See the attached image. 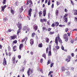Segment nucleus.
<instances>
[{"instance_id": "f257e3e1", "label": "nucleus", "mask_w": 77, "mask_h": 77, "mask_svg": "<svg viewBox=\"0 0 77 77\" xmlns=\"http://www.w3.org/2000/svg\"><path fill=\"white\" fill-rule=\"evenodd\" d=\"M58 41L59 42H60L61 44L62 43V40L60 38V37L59 36V34H58L57 35V37H56L55 38V43L57 44V45L58 44Z\"/></svg>"}, {"instance_id": "f03ea898", "label": "nucleus", "mask_w": 77, "mask_h": 77, "mask_svg": "<svg viewBox=\"0 0 77 77\" xmlns=\"http://www.w3.org/2000/svg\"><path fill=\"white\" fill-rule=\"evenodd\" d=\"M23 30H26V33H27V32H29V29L28 28V27H27L26 26H23Z\"/></svg>"}, {"instance_id": "7ed1b4c3", "label": "nucleus", "mask_w": 77, "mask_h": 77, "mask_svg": "<svg viewBox=\"0 0 77 77\" xmlns=\"http://www.w3.org/2000/svg\"><path fill=\"white\" fill-rule=\"evenodd\" d=\"M68 16L67 14H65L63 17V19L64 20L65 22V23H67L68 22V18L66 17Z\"/></svg>"}, {"instance_id": "20e7f679", "label": "nucleus", "mask_w": 77, "mask_h": 77, "mask_svg": "<svg viewBox=\"0 0 77 77\" xmlns=\"http://www.w3.org/2000/svg\"><path fill=\"white\" fill-rule=\"evenodd\" d=\"M27 72L28 75L29 76L32 73V70H30V69L29 68Z\"/></svg>"}, {"instance_id": "39448f33", "label": "nucleus", "mask_w": 77, "mask_h": 77, "mask_svg": "<svg viewBox=\"0 0 77 77\" xmlns=\"http://www.w3.org/2000/svg\"><path fill=\"white\" fill-rule=\"evenodd\" d=\"M29 4H33L31 0H27V3L26 4V5H29Z\"/></svg>"}, {"instance_id": "423d86ee", "label": "nucleus", "mask_w": 77, "mask_h": 77, "mask_svg": "<svg viewBox=\"0 0 77 77\" xmlns=\"http://www.w3.org/2000/svg\"><path fill=\"white\" fill-rule=\"evenodd\" d=\"M32 8H30L29 10L28 11V15L29 16L31 17V14H32Z\"/></svg>"}, {"instance_id": "0eeeda50", "label": "nucleus", "mask_w": 77, "mask_h": 77, "mask_svg": "<svg viewBox=\"0 0 77 77\" xmlns=\"http://www.w3.org/2000/svg\"><path fill=\"white\" fill-rule=\"evenodd\" d=\"M71 58V57L70 56H69L68 57V58L66 60V61H67V62H70V60Z\"/></svg>"}, {"instance_id": "6e6552de", "label": "nucleus", "mask_w": 77, "mask_h": 77, "mask_svg": "<svg viewBox=\"0 0 77 77\" xmlns=\"http://www.w3.org/2000/svg\"><path fill=\"white\" fill-rule=\"evenodd\" d=\"M3 64L4 65H7V63H6V59H5V58H4V59Z\"/></svg>"}, {"instance_id": "1a4fd4ad", "label": "nucleus", "mask_w": 77, "mask_h": 77, "mask_svg": "<svg viewBox=\"0 0 77 77\" xmlns=\"http://www.w3.org/2000/svg\"><path fill=\"white\" fill-rule=\"evenodd\" d=\"M43 14L44 17H45L46 15V10L45 9H44L43 11Z\"/></svg>"}, {"instance_id": "9d476101", "label": "nucleus", "mask_w": 77, "mask_h": 77, "mask_svg": "<svg viewBox=\"0 0 77 77\" xmlns=\"http://www.w3.org/2000/svg\"><path fill=\"white\" fill-rule=\"evenodd\" d=\"M30 44H31V45H33V43H34V42H33V39H31L30 40Z\"/></svg>"}, {"instance_id": "9b49d317", "label": "nucleus", "mask_w": 77, "mask_h": 77, "mask_svg": "<svg viewBox=\"0 0 77 77\" xmlns=\"http://www.w3.org/2000/svg\"><path fill=\"white\" fill-rule=\"evenodd\" d=\"M13 49L14 51H15L17 50V46H14Z\"/></svg>"}, {"instance_id": "f8f14e48", "label": "nucleus", "mask_w": 77, "mask_h": 77, "mask_svg": "<svg viewBox=\"0 0 77 77\" xmlns=\"http://www.w3.org/2000/svg\"><path fill=\"white\" fill-rule=\"evenodd\" d=\"M11 40H12V39H15L16 38V36H11Z\"/></svg>"}, {"instance_id": "ddd939ff", "label": "nucleus", "mask_w": 77, "mask_h": 77, "mask_svg": "<svg viewBox=\"0 0 77 77\" xmlns=\"http://www.w3.org/2000/svg\"><path fill=\"white\" fill-rule=\"evenodd\" d=\"M40 21V22H41L42 23H43V22H45V21H46V20L45 19H41Z\"/></svg>"}, {"instance_id": "4468645a", "label": "nucleus", "mask_w": 77, "mask_h": 77, "mask_svg": "<svg viewBox=\"0 0 77 77\" xmlns=\"http://www.w3.org/2000/svg\"><path fill=\"white\" fill-rule=\"evenodd\" d=\"M55 26L57 27V26H59V23L57 22H55Z\"/></svg>"}, {"instance_id": "2eb2a0df", "label": "nucleus", "mask_w": 77, "mask_h": 77, "mask_svg": "<svg viewBox=\"0 0 77 77\" xmlns=\"http://www.w3.org/2000/svg\"><path fill=\"white\" fill-rule=\"evenodd\" d=\"M21 32V28H19L17 30V35H19V33H20Z\"/></svg>"}, {"instance_id": "dca6fc26", "label": "nucleus", "mask_w": 77, "mask_h": 77, "mask_svg": "<svg viewBox=\"0 0 77 77\" xmlns=\"http://www.w3.org/2000/svg\"><path fill=\"white\" fill-rule=\"evenodd\" d=\"M59 13V11L56 10L55 11V14L57 16L58 15V14Z\"/></svg>"}, {"instance_id": "f3484780", "label": "nucleus", "mask_w": 77, "mask_h": 77, "mask_svg": "<svg viewBox=\"0 0 77 77\" xmlns=\"http://www.w3.org/2000/svg\"><path fill=\"white\" fill-rule=\"evenodd\" d=\"M23 45L22 44H21L20 45V46H19V49L20 50H21V48L23 47Z\"/></svg>"}, {"instance_id": "a211bd4d", "label": "nucleus", "mask_w": 77, "mask_h": 77, "mask_svg": "<svg viewBox=\"0 0 77 77\" xmlns=\"http://www.w3.org/2000/svg\"><path fill=\"white\" fill-rule=\"evenodd\" d=\"M8 20V18L6 17H5L3 19V21L4 22H6Z\"/></svg>"}, {"instance_id": "6ab92c4d", "label": "nucleus", "mask_w": 77, "mask_h": 77, "mask_svg": "<svg viewBox=\"0 0 77 77\" xmlns=\"http://www.w3.org/2000/svg\"><path fill=\"white\" fill-rule=\"evenodd\" d=\"M11 12L12 14H13V15H14L15 13V11L12 10V8L11 10Z\"/></svg>"}, {"instance_id": "aec40b11", "label": "nucleus", "mask_w": 77, "mask_h": 77, "mask_svg": "<svg viewBox=\"0 0 77 77\" xmlns=\"http://www.w3.org/2000/svg\"><path fill=\"white\" fill-rule=\"evenodd\" d=\"M43 29V31H44V30H48V29L46 28H45V27H43L42 28Z\"/></svg>"}, {"instance_id": "412c9836", "label": "nucleus", "mask_w": 77, "mask_h": 77, "mask_svg": "<svg viewBox=\"0 0 77 77\" xmlns=\"http://www.w3.org/2000/svg\"><path fill=\"white\" fill-rule=\"evenodd\" d=\"M48 56H51V51H49Z\"/></svg>"}, {"instance_id": "4be33fe9", "label": "nucleus", "mask_w": 77, "mask_h": 77, "mask_svg": "<svg viewBox=\"0 0 77 77\" xmlns=\"http://www.w3.org/2000/svg\"><path fill=\"white\" fill-rule=\"evenodd\" d=\"M42 14V11H40L39 13V16L41 17V15Z\"/></svg>"}, {"instance_id": "5701e85b", "label": "nucleus", "mask_w": 77, "mask_h": 77, "mask_svg": "<svg viewBox=\"0 0 77 77\" xmlns=\"http://www.w3.org/2000/svg\"><path fill=\"white\" fill-rule=\"evenodd\" d=\"M66 74L67 75L70 74V72L68 71V70H67V72H66Z\"/></svg>"}, {"instance_id": "b1692460", "label": "nucleus", "mask_w": 77, "mask_h": 77, "mask_svg": "<svg viewBox=\"0 0 77 77\" xmlns=\"http://www.w3.org/2000/svg\"><path fill=\"white\" fill-rule=\"evenodd\" d=\"M42 57H44L45 59H46V55L45 54H44L42 55Z\"/></svg>"}, {"instance_id": "393cba45", "label": "nucleus", "mask_w": 77, "mask_h": 77, "mask_svg": "<svg viewBox=\"0 0 77 77\" xmlns=\"http://www.w3.org/2000/svg\"><path fill=\"white\" fill-rule=\"evenodd\" d=\"M38 47H42V43L38 45Z\"/></svg>"}, {"instance_id": "a878e982", "label": "nucleus", "mask_w": 77, "mask_h": 77, "mask_svg": "<svg viewBox=\"0 0 77 77\" xmlns=\"http://www.w3.org/2000/svg\"><path fill=\"white\" fill-rule=\"evenodd\" d=\"M23 7L22 6L21 8L20 9V12H22L23 11Z\"/></svg>"}, {"instance_id": "bb28decb", "label": "nucleus", "mask_w": 77, "mask_h": 77, "mask_svg": "<svg viewBox=\"0 0 77 77\" xmlns=\"http://www.w3.org/2000/svg\"><path fill=\"white\" fill-rule=\"evenodd\" d=\"M46 41L47 42H49V38H46Z\"/></svg>"}, {"instance_id": "cd10ccee", "label": "nucleus", "mask_w": 77, "mask_h": 77, "mask_svg": "<svg viewBox=\"0 0 77 77\" xmlns=\"http://www.w3.org/2000/svg\"><path fill=\"white\" fill-rule=\"evenodd\" d=\"M32 4H30L29 5V8H33V5Z\"/></svg>"}, {"instance_id": "c85d7f7f", "label": "nucleus", "mask_w": 77, "mask_h": 77, "mask_svg": "<svg viewBox=\"0 0 77 77\" xmlns=\"http://www.w3.org/2000/svg\"><path fill=\"white\" fill-rule=\"evenodd\" d=\"M50 63H51V60H48V64H47V65H48V64H50Z\"/></svg>"}, {"instance_id": "c756f323", "label": "nucleus", "mask_w": 77, "mask_h": 77, "mask_svg": "<svg viewBox=\"0 0 77 77\" xmlns=\"http://www.w3.org/2000/svg\"><path fill=\"white\" fill-rule=\"evenodd\" d=\"M65 68L64 67H62V71L63 72V71H65Z\"/></svg>"}, {"instance_id": "7c9ffc66", "label": "nucleus", "mask_w": 77, "mask_h": 77, "mask_svg": "<svg viewBox=\"0 0 77 77\" xmlns=\"http://www.w3.org/2000/svg\"><path fill=\"white\" fill-rule=\"evenodd\" d=\"M48 18H50V17H51V14L49 13L48 14Z\"/></svg>"}, {"instance_id": "2f4dec72", "label": "nucleus", "mask_w": 77, "mask_h": 77, "mask_svg": "<svg viewBox=\"0 0 77 77\" xmlns=\"http://www.w3.org/2000/svg\"><path fill=\"white\" fill-rule=\"evenodd\" d=\"M53 71H50V72H49L48 75H51V73L53 74Z\"/></svg>"}, {"instance_id": "473e14b6", "label": "nucleus", "mask_w": 77, "mask_h": 77, "mask_svg": "<svg viewBox=\"0 0 77 77\" xmlns=\"http://www.w3.org/2000/svg\"><path fill=\"white\" fill-rule=\"evenodd\" d=\"M1 8L2 9V11L3 12H4V9H5V8L4 7H1Z\"/></svg>"}, {"instance_id": "72a5a7b5", "label": "nucleus", "mask_w": 77, "mask_h": 77, "mask_svg": "<svg viewBox=\"0 0 77 77\" xmlns=\"http://www.w3.org/2000/svg\"><path fill=\"white\" fill-rule=\"evenodd\" d=\"M74 15H77V10H75V12L74 13Z\"/></svg>"}, {"instance_id": "f704fd0d", "label": "nucleus", "mask_w": 77, "mask_h": 77, "mask_svg": "<svg viewBox=\"0 0 77 77\" xmlns=\"http://www.w3.org/2000/svg\"><path fill=\"white\" fill-rule=\"evenodd\" d=\"M34 29L35 30H36L38 29V26H35L34 27Z\"/></svg>"}, {"instance_id": "c9c22d12", "label": "nucleus", "mask_w": 77, "mask_h": 77, "mask_svg": "<svg viewBox=\"0 0 77 77\" xmlns=\"http://www.w3.org/2000/svg\"><path fill=\"white\" fill-rule=\"evenodd\" d=\"M15 58L14 57L13 58V62L14 63H15Z\"/></svg>"}, {"instance_id": "e433bc0d", "label": "nucleus", "mask_w": 77, "mask_h": 77, "mask_svg": "<svg viewBox=\"0 0 77 77\" xmlns=\"http://www.w3.org/2000/svg\"><path fill=\"white\" fill-rule=\"evenodd\" d=\"M8 51H11V47H10V46H8Z\"/></svg>"}, {"instance_id": "4c0bfd02", "label": "nucleus", "mask_w": 77, "mask_h": 77, "mask_svg": "<svg viewBox=\"0 0 77 77\" xmlns=\"http://www.w3.org/2000/svg\"><path fill=\"white\" fill-rule=\"evenodd\" d=\"M54 32H49V34H50V35H52L53 34H54Z\"/></svg>"}, {"instance_id": "58836bf2", "label": "nucleus", "mask_w": 77, "mask_h": 77, "mask_svg": "<svg viewBox=\"0 0 77 77\" xmlns=\"http://www.w3.org/2000/svg\"><path fill=\"white\" fill-rule=\"evenodd\" d=\"M17 41L16 40L13 41V43H14V44H17Z\"/></svg>"}, {"instance_id": "ea45409f", "label": "nucleus", "mask_w": 77, "mask_h": 77, "mask_svg": "<svg viewBox=\"0 0 77 77\" xmlns=\"http://www.w3.org/2000/svg\"><path fill=\"white\" fill-rule=\"evenodd\" d=\"M43 61V59L42 58L41 59L40 62H41V63H42V62Z\"/></svg>"}, {"instance_id": "a19ab883", "label": "nucleus", "mask_w": 77, "mask_h": 77, "mask_svg": "<svg viewBox=\"0 0 77 77\" xmlns=\"http://www.w3.org/2000/svg\"><path fill=\"white\" fill-rule=\"evenodd\" d=\"M64 39H66V34H64Z\"/></svg>"}, {"instance_id": "79ce46f5", "label": "nucleus", "mask_w": 77, "mask_h": 77, "mask_svg": "<svg viewBox=\"0 0 77 77\" xmlns=\"http://www.w3.org/2000/svg\"><path fill=\"white\" fill-rule=\"evenodd\" d=\"M68 31V28H66L65 29V32H67Z\"/></svg>"}, {"instance_id": "37998d69", "label": "nucleus", "mask_w": 77, "mask_h": 77, "mask_svg": "<svg viewBox=\"0 0 77 77\" xmlns=\"http://www.w3.org/2000/svg\"><path fill=\"white\" fill-rule=\"evenodd\" d=\"M34 36H35V33H33L32 34V36L33 38V37H34Z\"/></svg>"}, {"instance_id": "c03bdc74", "label": "nucleus", "mask_w": 77, "mask_h": 77, "mask_svg": "<svg viewBox=\"0 0 77 77\" xmlns=\"http://www.w3.org/2000/svg\"><path fill=\"white\" fill-rule=\"evenodd\" d=\"M74 40H72L71 41V42L72 43V44L74 42Z\"/></svg>"}, {"instance_id": "a18cd8bd", "label": "nucleus", "mask_w": 77, "mask_h": 77, "mask_svg": "<svg viewBox=\"0 0 77 77\" xmlns=\"http://www.w3.org/2000/svg\"><path fill=\"white\" fill-rule=\"evenodd\" d=\"M61 48L62 50H64V47H63V46H62Z\"/></svg>"}, {"instance_id": "49530a36", "label": "nucleus", "mask_w": 77, "mask_h": 77, "mask_svg": "<svg viewBox=\"0 0 77 77\" xmlns=\"http://www.w3.org/2000/svg\"><path fill=\"white\" fill-rule=\"evenodd\" d=\"M19 18H20V19H22V17L20 15H19Z\"/></svg>"}, {"instance_id": "de8ad7c7", "label": "nucleus", "mask_w": 77, "mask_h": 77, "mask_svg": "<svg viewBox=\"0 0 77 77\" xmlns=\"http://www.w3.org/2000/svg\"><path fill=\"white\" fill-rule=\"evenodd\" d=\"M53 65H54V64L53 63H52L51 64L50 67H53Z\"/></svg>"}, {"instance_id": "09e8293b", "label": "nucleus", "mask_w": 77, "mask_h": 77, "mask_svg": "<svg viewBox=\"0 0 77 77\" xmlns=\"http://www.w3.org/2000/svg\"><path fill=\"white\" fill-rule=\"evenodd\" d=\"M19 29H21V24H20V25H19V26L18 27Z\"/></svg>"}, {"instance_id": "8fccbe9b", "label": "nucleus", "mask_w": 77, "mask_h": 77, "mask_svg": "<svg viewBox=\"0 0 77 77\" xmlns=\"http://www.w3.org/2000/svg\"><path fill=\"white\" fill-rule=\"evenodd\" d=\"M18 57L19 59H21V55H19L18 56Z\"/></svg>"}, {"instance_id": "3c124183", "label": "nucleus", "mask_w": 77, "mask_h": 77, "mask_svg": "<svg viewBox=\"0 0 77 77\" xmlns=\"http://www.w3.org/2000/svg\"><path fill=\"white\" fill-rule=\"evenodd\" d=\"M8 32H11V31H12V29H8Z\"/></svg>"}, {"instance_id": "603ef678", "label": "nucleus", "mask_w": 77, "mask_h": 77, "mask_svg": "<svg viewBox=\"0 0 77 77\" xmlns=\"http://www.w3.org/2000/svg\"><path fill=\"white\" fill-rule=\"evenodd\" d=\"M16 6H18V2H16Z\"/></svg>"}, {"instance_id": "864d4df0", "label": "nucleus", "mask_w": 77, "mask_h": 77, "mask_svg": "<svg viewBox=\"0 0 77 77\" xmlns=\"http://www.w3.org/2000/svg\"><path fill=\"white\" fill-rule=\"evenodd\" d=\"M55 26V25L54 24V23H53L51 25L52 27H54Z\"/></svg>"}, {"instance_id": "5fc2aeb1", "label": "nucleus", "mask_w": 77, "mask_h": 77, "mask_svg": "<svg viewBox=\"0 0 77 77\" xmlns=\"http://www.w3.org/2000/svg\"><path fill=\"white\" fill-rule=\"evenodd\" d=\"M8 56H11V53L9 52L8 53Z\"/></svg>"}, {"instance_id": "6e6d98bb", "label": "nucleus", "mask_w": 77, "mask_h": 77, "mask_svg": "<svg viewBox=\"0 0 77 77\" xmlns=\"http://www.w3.org/2000/svg\"><path fill=\"white\" fill-rule=\"evenodd\" d=\"M56 49H59V47L58 46H57L56 47Z\"/></svg>"}, {"instance_id": "4d7b16f0", "label": "nucleus", "mask_w": 77, "mask_h": 77, "mask_svg": "<svg viewBox=\"0 0 77 77\" xmlns=\"http://www.w3.org/2000/svg\"><path fill=\"white\" fill-rule=\"evenodd\" d=\"M3 4H5V2H6V0H3Z\"/></svg>"}, {"instance_id": "13d9d810", "label": "nucleus", "mask_w": 77, "mask_h": 77, "mask_svg": "<svg viewBox=\"0 0 77 77\" xmlns=\"http://www.w3.org/2000/svg\"><path fill=\"white\" fill-rule=\"evenodd\" d=\"M51 29L49 28L48 29V30L49 32H50Z\"/></svg>"}, {"instance_id": "bf43d9fd", "label": "nucleus", "mask_w": 77, "mask_h": 77, "mask_svg": "<svg viewBox=\"0 0 77 77\" xmlns=\"http://www.w3.org/2000/svg\"><path fill=\"white\" fill-rule=\"evenodd\" d=\"M75 21H77V18L76 17L75 18Z\"/></svg>"}, {"instance_id": "052dcab7", "label": "nucleus", "mask_w": 77, "mask_h": 77, "mask_svg": "<svg viewBox=\"0 0 77 77\" xmlns=\"http://www.w3.org/2000/svg\"><path fill=\"white\" fill-rule=\"evenodd\" d=\"M71 69L72 70V71H74V68L73 67H72L71 68Z\"/></svg>"}, {"instance_id": "680f3d73", "label": "nucleus", "mask_w": 77, "mask_h": 77, "mask_svg": "<svg viewBox=\"0 0 77 77\" xmlns=\"http://www.w3.org/2000/svg\"><path fill=\"white\" fill-rule=\"evenodd\" d=\"M25 41V39H23L21 41V42H23L24 41Z\"/></svg>"}, {"instance_id": "e2e57ef3", "label": "nucleus", "mask_w": 77, "mask_h": 77, "mask_svg": "<svg viewBox=\"0 0 77 77\" xmlns=\"http://www.w3.org/2000/svg\"><path fill=\"white\" fill-rule=\"evenodd\" d=\"M54 7V4H53L51 6V8H53Z\"/></svg>"}, {"instance_id": "0e129e2a", "label": "nucleus", "mask_w": 77, "mask_h": 77, "mask_svg": "<svg viewBox=\"0 0 77 77\" xmlns=\"http://www.w3.org/2000/svg\"><path fill=\"white\" fill-rule=\"evenodd\" d=\"M48 5H50V2L48 1Z\"/></svg>"}, {"instance_id": "69168bd1", "label": "nucleus", "mask_w": 77, "mask_h": 77, "mask_svg": "<svg viewBox=\"0 0 77 77\" xmlns=\"http://www.w3.org/2000/svg\"><path fill=\"white\" fill-rule=\"evenodd\" d=\"M65 12H68V10H67V9H65Z\"/></svg>"}, {"instance_id": "338daca9", "label": "nucleus", "mask_w": 77, "mask_h": 77, "mask_svg": "<svg viewBox=\"0 0 77 77\" xmlns=\"http://www.w3.org/2000/svg\"><path fill=\"white\" fill-rule=\"evenodd\" d=\"M68 36H70V33H67Z\"/></svg>"}, {"instance_id": "774afa93", "label": "nucleus", "mask_w": 77, "mask_h": 77, "mask_svg": "<svg viewBox=\"0 0 77 77\" xmlns=\"http://www.w3.org/2000/svg\"><path fill=\"white\" fill-rule=\"evenodd\" d=\"M46 53H48V49L47 48L46 50Z\"/></svg>"}]
</instances>
